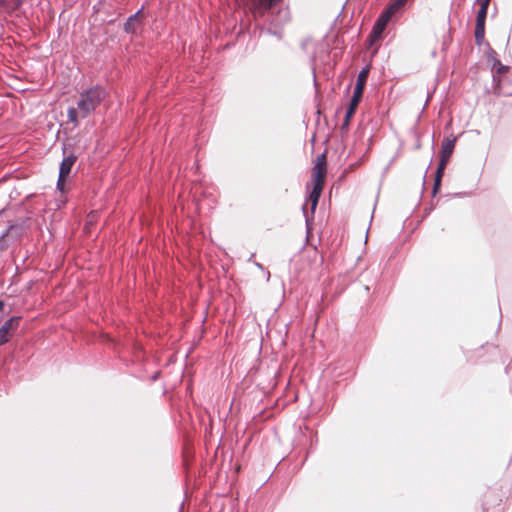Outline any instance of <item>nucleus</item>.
<instances>
[{
  "label": "nucleus",
  "mask_w": 512,
  "mask_h": 512,
  "mask_svg": "<svg viewBox=\"0 0 512 512\" xmlns=\"http://www.w3.org/2000/svg\"><path fill=\"white\" fill-rule=\"evenodd\" d=\"M76 160L77 157L74 154H69L63 158L59 167V174H61V178H67L69 176Z\"/></svg>",
  "instance_id": "obj_11"
},
{
  "label": "nucleus",
  "mask_w": 512,
  "mask_h": 512,
  "mask_svg": "<svg viewBox=\"0 0 512 512\" xmlns=\"http://www.w3.org/2000/svg\"><path fill=\"white\" fill-rule=\"evenodd\" d=\"M393 14L394 13H392L390 10L386 9L379 16V18L377 19V21L375 22V24L373 26L371 34H370L371 43H373L381 38L382 33H383L384 29L386 28V26Z\"/></svg>",
  "instance_id": "obj_8"
},
{
  "label": "nucleus",
  "mask_w": 512,
  "mask_h": 512,
  "mask_svg": "<svg viewBox=\"0 0 512 512\" xmlns=\"http://www.w3.org/2000/svg\"><path fill=\"white\" fill-rule=\"evenodd\" d=\"M304 214H306V205L303 206Z\"/></svg>",
  "instance_id": "obj_20"
},
{
  "label": "nucleus",
  "mask_w": 512,
  "mask_h": 512,
  "mask_svg": "<svg viewBox=\"0 0 512 512\" xmlns=\"http://www.w3.org/2000/svg\"><path fill=\"white\" fill-rule=\"evenodd\" d=\"M406 2L407 0H394L387 9L392 13H396L405 5Z\"/></svg>",
  "instance_id": "obj_16"
},
{
  "label": "nucleus",
  "mask_w": 512,
  "mask_h": 512,
  "mask_svg": "<svg viewBox=\"0 0 512 512\" xmlns=\"http://www.w3.org/2000/svg\"><path fill=\"white\" fill-rule=\"evenodd\" d=\"M456 138H446L442 143L441 148V156L440 161L436 170L435 180H434V186H433V193L435 194L440 187L442 175L444 172V169L446 167V164L448 163L454 147H455Z\"/></svg>",
  "instance_id": "obj_6"
},
{
  "label": "nucleus",
  "mask_w": 512,
  "mask_h": 512,
  "mask_svg": "<svg viewBox=\"0 0 512 512\" xmlns=\"http://www.w3.org/2000/svg\"><path fill=\"white\" fill-rule=\"evenodd\" d=\"M490 1L491 0H477L480 7L476 16V23H485Z\"/></svg>",
  "instance_id": "obj_13"
},
{
  "label": "nucleus",
  "mask_w": 512,
  "mask_h": 512,
  "mask_svg": "<svg viewBox=\"0 0 512 512\" xmlns=\"http://www.w3.org/2000/svg\"><path fill=\"white\" fill-rule=\"evenodd\" d=\"M107 91L99 86H93L80 93L77 101L81 119L87 118L107 98Z\"/></svg>",
  "instance_id": "obj_2"
},
{
  "label": "nucleus",
  "mask_w": 512,
  "mask_h": 512,
  "mask_svg": "<svg viewBox=\"0 0 512 512\" xmlns=\"http://www.w3.org/2000/svg\"><path fill=\"white\" fill-rule=\"evenodd\" d=\"M142 8L139 9L136 13L128 17L126 22L124 23V31L128 34H135L138 27L142 23L143 15Z\"/></svg>",
  "instance_id": "obj_10"
},
{
  "label": "nucleus",
  "mask_w": 512,
  "mask_h": 512,
  "mask_svg": "<svg viewBox=\"0 0 512 512\" xmlns=\"http://www.w3.org/2000/svg\"><path fill=\"white\" fill-rule=\"evenodd\" d=\"M322 190H323V185H319V184L313 183V189H312V191L309 194V200L311 201V211H312V213H314V211H315V209L317 207V204H318V201H319V197L321 195Z\"/></svg>",
  "instance_id": "obj_12"
},
{
  "label": "nucleus",
  "mask_w": 512,
  "mask_h": 512,
  "mask_svg": "<svg viewBox=\"0 0 512 512\" xmlns=\"http://www.w3.org/2000/svg\"><path fill=\"white\" fill-rule=\"evenodd\" d=\"M491 70L495 89L499 93L512 95V87L509 85V78L512 75L511 68L495 59Z\"/></svg>",
  "instance_id": "obj_3"
},
{
  "label": "nucleus",
  "mask_w": 512,
  "mask_h": 512,
  "mask_svg": "<svg viewBox=\"0 0 512 512\" xmlns=\"http://www.w3.org/2000/svg\"><path fill=\"white\" fill-rule=\"evenodd\" d=\"M368 73H369V69L364 68L359 72V74L357 76L353 96L351 98L349 108L347 109L346 114H345L343 127L348 126L350 118L355 113V110H356V108L361 100V97L363 95V91H364L365 84L367 81Z\"/></svg>",
  "instance_id": "obj_5"
},
{
  "label": "nucleus",
  "mask_w": 512,
  "mask_h": 512,
  "mask_svg": "<svg viewBox=\"0 0 512 512\" xmlns=\"http://www.w3.org/2000/svg\"><path fill=\"white\" fill-rule=\"evenodd\" d=\"M20 317H11L0 327V346L5 345L14 336L20 325Z\"/></svg>",
  "instance_id": "obj_7"
},
{
  "label": "nucleus",
  "mask_w": 512,
  "mask_h": 512,
  "mask_svg": "<svg viewBox=\"0 0 512 512\" xmlns=\"http://www.w3.org/2000/svg\"><path fill=\"white\" fill-rule=\"evenodd\" d=\"M4 5V1L0 0V8Z\"/></svg>",
  "instance_id": "obj_19"
},
{
  "label": "nucleus",
  "mask_w": 512,
  "mask_h": 512,
  "mask_svg": "<svg viewBox=\"0 0 512 512\" xmlns=\"http://www.w3.org/2000/svg\"><path fill=\"white\" fill-rule=\"evenodd\" d=\"M66 178H61V174H59L58 181H57V188L61 191L64 190V183Z\"/></svg>",
  "instance_id": "obj_17"
},
{
  "label": "nucleus",
  "mask_w": 512,
  "mask_h": 512,
  "mask_svg": "<svg viewBox=\"0 0 512 512\" xmlns=\"http://www.w3.org/2000/svg\"><path fill=\"white\" fill-rule=\"evenodd\" d=\"M67 117H68L69 122H71L74 127L78 126V124H79L78 119L81 118L80 114H79L78 107L77 108L69 107L67 110Z\"/></svg>",
  "instance_id": "obj_15"
},
{
  "label": "nucleus",
  "mask_w": 512,
  "mask_h": 512,
  "mask_svg": "<svg viewBox=\"0 0 512 512\" xmlns=\"http://www.w3.org/2000/svg\"><path fill=\"white\" fill-rule=\"evenodd\" d=\"M4 308V302L0 300V311H2Z\"/></svg>",
  "instance_id": "obj_18"
},
{
  "label": "nucleus",
  "mask_w": 512,
  "mask_h": 512,
  "mask_svg": "<svg viewBox=\"0 0 512 512\" xmlns=\"http://www.w3.org/2000/svg\"><path fill=\"white\" fill-rule=\"evenodd\" d=\"M485 36V23L475 24V41L477 45H481Z\"/></svg>",
  "instance_id": "obj_14"
},
{
  "label": "nucleus",
  "mask_w": 512,
  "mask_h": 512,
  "mask_svg": "<svg viewBox=\"0 0 512 512\" xmlns=\"http://www.w3.org/2000/svg\"><path fill=\"white\" fill-rule=\"evenodd\" d=\"M27 228V220L9 222L8 227L0 234V251H4L11 244L20 241Z\"/></svg>",
  "instance_id": "obj_4"
},
{
  "label": "nucleus",
  "mask_w": 512,
  "mask_h": 512,
  "mask_svg": "<svg viewBox=\"0 0 512 512\" xmlns=\"http://www.w3.org/2000/svg\"><path fill=\"white\" fill-rule=\"evenodd\" d=\"M327 174L326 169V156L321 154L317 157L316 163L313 167L312 181L315 184L324 185L325 177Z\"/></svg>",
  "instance_id": "obj_9"
},
{
  "label": "nucleus",
  "mask_w": 512,
  "mask_h": 512,
  "mask_svg": "<svg viewBox=\"0 0 512 512\" xmlns=\"http://www.w3.org/2000/svg\"><path fill=\"white\" fill-rule=\"evenodd\" d=\"M248 5L256 20L269 25V34L280 37V29L291 20L290 10L284 5V0H248Z\"/></svg>",
  "instance_id": "obj_1"
}]
</instances>
